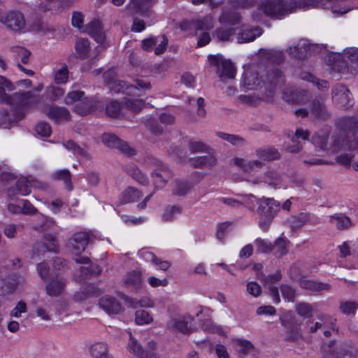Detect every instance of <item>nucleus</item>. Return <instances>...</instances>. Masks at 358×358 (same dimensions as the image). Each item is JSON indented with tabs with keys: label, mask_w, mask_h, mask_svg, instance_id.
Returning <instances> with one entry per match:
<instances>
[{
	"label": "nucleus",
	"mask_w": 358,
	"mask_h": 358,
	"mask_svg": "<svg viewBox=\"0 0 358 358\" xmlns=\"http://www.w3.org/2000/svg\"><path fill=\"white\" fill-rule=\"evenodd\" d=\"M330 9L333 13L345 14L350 9L345 5V0H261L257 4V12L252 14L253 20L259 22L262 16L259 12L271 19H282L298 9L315 7Z\"/></svg>",
	"instance_id": "obj_1"
},
{
	"label": "nucleus",
	"mask_w": 358,
	"mask_h": 358,
	"mask_svg": "<svg viewBox=\"0 0 358 358\" xmlns=\"http://www.w3.org/2000/svg\"><path fill=\"white\" fill-rule=\"evenodd\" d=\"M15 90L14 85L6 77L0 76V101L10 106L15 113V120H22L27 112L41 101L40 95L34 91H20L8 95L6 91Z\"/></svg>",
	"instance_id": "obj_2"
},
{
	"label": "nucleus",
	"mask_w": 358,
	"mask_h": 358,
	"mask_svg": "<svg viewBox=\"0 0 358 358\" xmlns=\"http://www.w3.org/2000/svg\"><path fill=\"white\" fill-rule=\"evenodd\" d=\"M336 125L341 138H335L334 151L343 148L350 150H358V119L354 116H345L338 118Z\"/></svg>",
	"instance_id": "obj_3"
},
{
	"label": "nucleus",
	"mask_w": 358,
	"mask_h": 358,
	"mask_svg": "<svg viewBox=\"0 0 358 358\" xmlns=\"http://www.w3.org/2000/svg\"><path fill=\"white\" fill-rule=\"evenodd\" d=\"M248 198H254L258 205L257 213L259 216V226L264 231H267L273 220L280 210V204L273 198H256L249 194Z\"/></svg>",
	"instance_id": "obj_4"
},
{
	"label": "nucleus",
	"mask_w": 358,
	"mask_h": 358,
	"mask_svg": "<svg viewBox=\"0 0 358 358\" xmlns=\"http://www.w3.org/2000/svg\"><path fill=\"white\" fill-rule=\"evenodd\" d=\"M322 358H358V350L352 343H337L335 340L322 346Z\"/></svg>",
	"instance_id": "obj_5"
},
{
	"label": "nucleus",
	"mask_w": 358,
	"mask_h": 358,
	"mask_svg": "<svg viewBox=\"0 0 358 358\" xmlns=\"http://www.w3.org/2000/svg\"><path fill=\"white\" fill-rule=\"evenodd\" d=\"M145 165L152 169L150 175L155 188L164 187L173 176L169 167L157 158L152 156L147 157L145 159Z\"/></svg>",
	"instance_id": "obj_6"
},
{
	"label": "nucleus",
	"mask_w": 358,
	"mask_h": 358,
	"mask_svg": "<svg viewBox=\"0 0 358 358\" xmlns=\"http://www.w3.org/2000/svg\"><path fill=\"white\" fill-rule=\"evenodd\" d=\"M208 60L211 66L215 68V71L222 81L234 79L236 76V68L234 64L220 55H209Z\"/></svg>",
	"instance_id": "obj_7"
},
{
	"label": "nucleus",
	"mask_w": 358,
	"mask_h": 358,
	"mask_svg": "<svg viewBox=\"0 0 358 358\" xmlns=\"http://www.w3.org/2000/svg\"><path fill=\"white\" fill-rule=\"evenodd\" d=\"M194 317L190 315L171 316L166 323V329L173 333H181L182 334H189L192 332V329L189 326L192 323Z\"/></svg>",
	"instance_id": "obj_8"
},
{
	"label": "nucleus",
	"mask_w": 358,
	"mask_h": 358,
	"mask_svg": "<svg viewBox=\"0 0 358 358\" xmlns=\"http://www.w3.org/2000/svg\"><path fill=\"white\" fill-rule=\"evenodd\" d=\"M285 83V76L278 68H273L268 71L266 80L263 83L265 87L266 94L271 97L278 87H280Z\"/></svg>",
	"instance_id": "obj_9"
},
{
	"label": "nucleus",
	"mask_w": 358,
	"mask_h": 358,
	"mask_svg": "<svg viewBox=\"0 0 358 358\" xmlns=\"http://www.w3.org/2000/svg\"><path fill=\"white\" fill-rule=\"evenodd\" d=\"M332 100L338 107L345 110L353 105L350 90L343 85L338 84L332 89Z\"/></svg>",
	"instance_id": "obj_10"
},
{
	"label": "nucleus",
	"mask_w": 358,
	"mask_h": 358,
	"mask_svg": "<svg viewBox=\"0 0 358 358\" xmlns=\"http://www.w3.org/2000/svg\"><path fill=\"white\" fill-rule=\"evenodd\" d=\"M310 117L314 120L326 121L331 117V113L327 108L324 100L315 98L309 103Z\"/></svg>",
	"instance_id": "obj_11"
},
{
	"label": "nucleus",
	"mask_w": 358,
	"mask_h": 358,
	"mask_svg": "<svg viewBox=\"0 0 358 358\" xmlns=\"http://www.w3.org/2000/svg\"><path fill=\"white\" fill-rule=\"evenodd\" d=\"M67 280L66 278L56 275L52 277L45 285V292L51 297L61 296L65 289Z\"/></svg>",
	"instance_id": "obj_12"
},
{
	"label": "nucleus",
	"mask_w": 358,
	"mask_h": 358,
	"mask_svg": "<svg viewBox=\"0 0 358 358\" xmlns=\"http://www.w3.org/2000/svg\"><path fill=\"white\" fill-rule=\"evenodd\" d=\"M207 155L197 156L189 159L190 166L194 169H211L217 165V159L214 152L209 151Z\"/></svg>",
	"instance_id": "obj_13"
},
{
	"label": "nucleus",
	"mask_w": 358,
	"mask_h": 358,
	"mask_svg": "<svg viewBox=\"0 0 358 358\" xmlns=\"http://www.w3.org/2000/svg\"><path fill=\"white\" fill-rule=\"evenodd\" d=\"M0 20L6 24L8 28L15 31H20L25 27L24 16L19 11H10Z\"/></svg>",
	"instance_id": "obj_14"
},
{
	"label": "nucleus",
	"mask_w": 358,
	"mask_h": 358,
	"mask_svg": "<svg viewBox=\"0 0 358 358\" xmlns=\"http://www.w3.org/2000/svg\"><path fill=\"white\" fill-rule=\"evenodd\" d=\"M91 241V237L89 233L80 231L73 234L69 241V245L76 253L83 252L87 244Z\"/></svg>",
	"instance_id": "obj_15"
},
{
	"label": "nucleus",
	"mask_w": 358,
	"mask_h": 358,
	"mask_svg": "<svg viewBox=\"0 0 358 358\" xmlns=\"http://www.w3.org/2000/svg\"><path fill=\"white\" fill-rule=\"evenodd\" d=\"M85 31L90 35L99 43L105 41V34L100 20L94 19L85 27Z\"/></svg>",
	"instance_id": "obj_16"
},
{
	"label": "nucleus",
	"mask_w": 358,
	"mask_h": 358,
	"mask_svg": "<svg viewBox=\"0 0 358 358\" xmlns=\"http://www.w3.org/2000/svg\"><path fill=\"white\" fill-rule=\"evenodd\" d=\"M241 20L242 16L240 13L234 10L227 9H223L217 19L221 24L229 25L230 27L239 24Z\"/></svg>",
	"instance_id": "obj_17"
},
{
	"label": "nucleus",
	"mask_w": 358,
	"mask_h": 358,
	"mask_svg": "<svg viewBox=\"0 0 358 358\" xmlns=\"http://www.w3.org/2000/svg\"><path fill=\"white\" fill-rule=\"evenodd\" d=\"M99 306L108 314H117L120 312L122 306L120 303L114 297L105 296L99 301Z\"/></svg>",
	"instance_id": "obj_18"
},
{
	"label": "nucleus",
	"mask_w": 358,
	"mask_h": 358,
	"mask_svg": "<svg viewBox=\"0 0 358 358\" xmlns=\"http://www.w3.org/2000/svg\"><path fill=\"white\" fill-rule=\"evenodd\" d=\"M236 33V29L232 27H220L213 34V38L219 42H230Z\"/></svg>",
	"instance_id": "obj_19"
},
{
	"label": "nucleus",
	"mask_w": 358,
	"mask_h": 358,
	"mask_svg": "<svg viewBox=\"0 0 358 358\" xmlns=\"http://www.w3.org/2000/svg\"><path fill=\"white\" fill-rule=\"evenodd\" d=\"M306 96L305 90H299L295 87H286L283 91V99L289 103H300Z\"/></svg>",
	"instance_id": "obj_20"
},
{
	"label": "nucleus",
	"mask_w": 358,
	"mask_h": 358,
	"mask_svg": "<svg viewBox=\"0 0 358 358\" xmlns=\"http://www.w3.org/2000/svg\"><path fill=\"white\" fill-rule=\"evenodd\" d=\"M101 290L92 285H86L74 294V300L78 302L85 301L90 297L98 296Z\"/></svg>",
	"instance_id": "obj_21"
},
{
	"label": "nucleus",
	"mask_w": 358,
	"mask_h": 358,
	"mask_svg": "<svg viewBox=\"0 0 358 358\" xmlns=\"http://www.w3.org/2000/svg\"><path fill=\"white\" fill-rule=\"evenodd\" d=\"M142 196L143 192L133 187H128L120 195L119 202L120 204L136 202Z\"/></svg>",
	"instance_id": "obj_22"
},
{
	"label": "nucleus",
	"mask_w": 358,
	"mask_h": 358,
	"mask_svg": "<svg viewBox=\"0 0 358 358\" xmlns=\"http://www.w3.org/2000/svg\"><path fill=\"white\" fill-rule=\"evenodd\" d=\"M90 354L92 358H113L109 353L108 346L105 342H96L92 344Z\"/></svg>",
	"instance_id": "obj_23"
},
{
	"label": "nucleus",
	"mask_w": 358,
	"mask_h": 358,
	"mask_svg": "<svg viewBox=\"0 0 358 358\" xmlns=\"http://www.w3.org/2000/svg\"><path fill=\"white\" fill-rule=\"evenodd\" d=\"M242 82L243 85L248 90H254L262 87V85L257 73L251 69H247L244 71Z\"/></svg>",
	"instance_id": "obj_24"
},
{
	"label": "nucleus",
	"mask_w": 358,
	"mask_h": 358,
	"mask_svg": "<svg viewBox=\"0 0 358 358\" xmlns=\"http://www.w3.org/2000/svg\"><path fill=\"white\" fill-rule=\"evenodd\" d=\"M124 170L130 177L135 180L137 182L143 185H147L149 184V180L147 176L142 173V171L136 165L134 164L127 165L124 166Z\"/></svg>",
	"instance_id": "obj_25"
},
{
	"label": "nucleus",
	"mask_w": 358,
	"mask_h": 358,
	"mask_svg": "<svg viewBox=\"0 0 358 358\" xmlns=\"http://www.w3.org/2000/svg\"><path fill=\"white\" fill-rule=\"evenodd\" d=\"M47 115L56 122L70 120L69 111L64 107L51 106L48 110Z\"/></svg>",
	"instance_id": "obj_26"
},
{
	"label": "nucleus",
	"mask_w": 358,
	"mask_h": 358,
	"mask_svg": "<svg viewBox=\"0 0 358 358\" xmlns=\"http://www.w3.org/2000/svg\"><path fill=\"white\" fill-rule=\"evenodd\" d=\"M329 222L334 224L338 230L348 229L352 225L351 219L343 213H336L330 216Z\"/></svg>",
	"instance_id": "obj_27"
},
{
	"label": "nucleus",
	"mask_w": 358,
	"mask_h": 358,
	"mask_svg": "<svg viewBox=\"0 0 358 358\" xmlns=\"http://www.w3.org/2000/svg\"><path fill=\"white\" fill-rule=\"evenodd\" d=\"M262 34V29L255 27L253 29H243L238 34V43H248L254 41Z\"/></svg>",
	"instance_id": "obj_28"
},
{
	"label": "nucleus",
	"mask_w": 358,
	"mask_h": 358,
	"mask_svg": "<svg viewBox=\"0 0 358 358\" xmlns=\"http://www.w3.org/2000/svg\"><path fill=\"white\" fill-rule=\"evenodd\" d=\"M234 163L244 172H250L255 168L259 169L264 165L261 160L248 161L239 157L234 158Z\"/></svg>",
	"instance_id": "obj_29"
},
{
	"label": "nucleus",
	"mask_w": 358,
	"mask_h": 358,
	"mask_svg": "<svg viewBox=\"0 0 358 358\" xmlns=\"http://www.w3.org/2000/svg\"><path fill=\"white\" fill-rule=\"evenodd\" d=\"M299 285L301 288L312 292H320L322 290H329L331 286L327 283H322L314 280H308L306 278H301Z\"/></svg>",
	"instance_id": "obj_30"
},
{
	"label": "nucleus",
	"mask_w": 358,
	"mask_h": 358,
	"mask_svg": "<svg viewBox=\"0 0 358 358\" xmlns=\"http://www.w3.org/2000/svg\"><path fill=\"white\" fill-rule=\"evenodd\" d=\"M24 282V280L18 275H12L9 276L4 282L2 289V294L13 293L17 286Z\"/></svg>",
	"instance_id": "obj_31"
},
{
	"label": "nucleus",
	"mask_w": 358,
	"mask_h": 358,
	"mask_svg": "<svg viewBox=\"0 0 358 358\" xmlns=\"http://www.w3.org/2000/svg\"><path fill=\"white\" fill-rule=\"evenodd\" d=\"M257 157L264 161H272L279 159L280 153L273 147L259 148L255 151Z\"/></svg>",
	"instance_id": "obj_32"
},
{
	"label": "nucleus",
	"mask_w": 358,
	"mask_h": 358,
	"mask_svg": "<svg viewBox=\"0 0 358 358\" xmlns=\"http://www.w3.org/2000/svg\"><path fill=\"white\" fill-rule=\"evenodd\" d=\"M311 215L308 213H301L288 219L287 222L292 230L302 227L310 220Z\"/></svg>",
	"instance_id": "obj_33"
},
{
	"label": "nucleus",
	"mask_w": 358,
	"mask_h": 358,
	"mask_svg": "<svg viewBox=\"0 0 358 358\" xmlns=\"http://www.w3.org/2000/svg\"><path fill=\"white\" fill-rule=\"evenodd\" d=\"M142 256L147 262H150L155 266H157V269L166 271L171 266V263L168 261H163L161 259L157 257L153 253L150 252H143Z\"/></svg>",
	"instance_id": "obj_34"
},
{
	"label": "nucleus",
	"mask_w": 358,
	"mask_h": 358,
	"mask_svg": "<svg viewBox=\"0 0 358 358\" xmlns=\"http://www.w3.org/2000/svg\"><path fill=\"white\" fill-rule=\"evenodd\" d=\"M141 273L136 271L128 273L124 280V284L127 287H131L135 289H138L141 287Z\"/></svg>",
	"instance_id": "obj_35"
},
{
	"label": "nucleus",
	"mask_w": 358,
	"mask_h": 358,
	"mask_svg": "<svg viewBox=\"0 0 358 358\" xmlns=\"http://www.w3.org/2000/svg\"><path fill=\"white\" fill-rule=\"evenodd\" d=\"M317 318L320 321L316 322L313 326L310 327V331L311 333H315L317 331V329H321L322 327H331L333 329H334V323L333 322L332 317L324 314H320L318 315Z\"/></svg>",
	"instance_id": "obj_36"
},
{
	"label": "nucleus",
	"mask_w": 358,
	"mask_h": 358,
	"mask_svg": "<svg viewBox=\"0 0 358 358\" xmlns=\"http://www.w3.org/2000/svg\"><path fill=\"white\" fill-rule=\"evenodd\" d=\"M300 77L302 80L313 83L321 91H327L329 89V85L327 80H320L313 74L303 72L301 73Z\"/></svg>",
	"instance_id": "obj_37"
},
{
	"label": "nucleus",
	"mask_w": 358,
	"mask_h": 358,
	"mask_svg": "<svg viewBox=\"0 0 358 358\" xmlns=\"http://www.w3.org/2000/svg\"><path fill=\"white\" fill-rule=\"evenodd\" d=\"M75 48L80 59H86L90 51V43L88 39L80 38L77 41Z\"/></svg>",
	"instance_id": "obj_38"
},
{
	"label": "nucleus",
	"mask_w": 358,
	"mask_h": 358,
	"mask_svg": "<svg viewBox=\"0 0 358 358\" xmlns=\"http://www.w3.org/2000/svg\"><path fill=\"white\" fill-rule=\"evenodd\" d=\"M96 101L92 99H87L83 102L77 103L74 108V110L81 115H86L94 110Z\"/></svg>",
	"instance_id": "obj_39"
},
{
	"label": "nucleus",
	"mask_w": 358,
	"mask_h": 358,
	"mask_svg": "<svg viewBox=\"0 0 358 358\" xmlns=\"http://www.w3.org/2000/svg\"><path fill=\"white\" fill-rule=\"evenodd\" d=\"M145 106V102L142 99H125L122 103V108L131 110L134 113H139Z\"/></svg>",
	"instance_id": "obj_40"
},
{
	"label": "nucleus",
	"mask_w": 358,
	"mask_h": 358,
	"mask_svg": "<svg viewBox=\"0 0 358 358\" xmlns=\"http://www.w3.org/2000/svg\"><path fill=\"white\" fill-rule=\"evenodd\" d=\"M358 309V302L355 301H343L340 302V311L347 315H355Z\"/></svg>",
	"instance_id": "obj_41"
},
{
	"label": "nucleus",
	"mask_w": 358,
	"mask_h": 358,
	"mask_svg": "<svg viewBox=\"0 0 358 358\" xmlns=\"http://www.w3.org/2000/svg\"><path fill=\"white\" fill-rule=\"evenodd\" d=\"M182 208L179 206H168L165 208L162 214V220L164 222H171L175 216L182 213Z\"/></svg>",
	"instance_id": "obj_42"
},
{
	"label": "nucleus",
	"mask_w": 358,
	"mask_h": 358,
	"mask_svg": "<svg viewBox=\"0 0 358 358\" xmlns=\"http://www.w3.org/2000/svg\"><path fill=\"white\" fill-rule=\"evenodd\" d=\"M194 29L197 31L199 30H210L214 27V22L211 17L206 16L203 19L196 20L193 22Z\"/></svg>",
	"instance_id": "obj_43"
},
{
	"label": "nucleus",
	"mask_w": 358,
	"mask_h": 358,
	"mask_svg": "<svg viewBox=\"0 0 358 358\" xmlns=\"http://www.w3.org/2000/svg\"><path fill=\"white\" fill-rule=\"evenodd\" d=\"M234 341L239 347L238 352L243 355H247L255 350L254 345L248 340L236 338Z\"/></svg>",
	"instance_id": "obj_44"
},
{
	"label": "nucleus",
	"mask_w": 358,
	"mask_h": 358,
	"mask_svg": "<svg viewBox=\"0 0 358 358\" xmlns=\"http://www.w3.org/2000/svg\"><path fill=\"white\" fill-rule=\"evenodd\" d=\"M188 148L191 153H209V151H210V147L206 145L202 141H189L188 143Z\"/></svg>",
	"instance_id": "obj_45"
},
{
	"label": "nucleus",
	"mask_w": 358,
	"mask_h": 358,
	"mask_svg": "<svg viewBox=\"0 0 358 358\" xmlns=\"http://www.w3.org/2000/svg\"><path fill=\"white\" fill-rule=\"evenodd\" d=\"M10 50L15 54L16 59H20L22 64H26L29 62L31 52L27 49L23 47L16 46L12 47Z\"/></svg>",
	"instance_id": "obj_46"
},
{
	"label": "nucleus",
	"mask_w": 358,
	"mask_h": 358,
	"mask_svg": "<svg viewBox=\"0 0 358 358\" xmlns=\"http://www.w3.org/2000/svg\"><path fill=\"white\" fill-rule=\"evenodd\" d=\"M130 339L128 344L129 350L131 352H132L134 355L143 358L146 352L143 350L142 346L138 343L137 340L131 336V334L130 333Z\"/></svg>",
	"instance_id": "obj_47"
},
{
	"label": "nucleus",
	"mask_w": 358,
	"mask_h": 358,
	"mask_svg": "<svg viewBox=\"0 0 358 358\" xmlns=\"http://www.w3.org/2000/svg\"><path fill=\"white\" fill-rule=\"evenodd\" d=\"M17 191L22 195H27L31 192L29 177H22L16 182Z\"/></svg>",
	"instance_id": "obj_48"
},
{
	"label": "nucleus",
	"mask_w": 358,
	"mask_h": 358,
	"mask_svg": "<svg viewBox=\"0 0 358 358\" xmlns=\"http://www.w3.org/2000/svg\"><path fill=\"white\" fill-rule=\"evenodd\" d=\"M255 244L257 248V252L259 253H268L273 250V244L268 240L258 238L255 239Z\"/></svg>",
	"instance_id": "obj_49"
},
{
	"label": "nucleus",
	"mask_w": 358,
	"mask_h": 358,
	"mask_svg": "<svg viewBox=\"0 0 358 358\" xmlns=\"http://www.w3.org/2000/svg\"><path fill=\"white\" fill-rule=\"evenodd\" d=\"M228 3L233 10L248 9L255 6V0H228Z\"/></svg>",
	"instance_id": "obj_50"
},
{
	"label": "nucleus",
	"mask_w": 358,
	"mask_h": 358,
	"mask_svg": "<svg viewBox=\"0 0 358 358\" xmlns=\"http://www.w3.org/2000/svg\"><path fill=\"white\" fill-rule=\"evenodd\" d=\"M192 188V186L187 182L176 180L175 181V186L173 188V193L177 196H184Z\"/></svg>",
	"instance_id": "obj_51"
},
{
	"label": "nucleus",
	"mask_w": 358,
	"mask_h": 358,
	"mask_svg": "<svg viewBox=\"0 0 358 358\" xmlns=\"http://www.w3.org/2000/svg\"><path fill=\"white\" fill-rule=\"evenodd\" d=\"M120 140V138L113 134L105 133L102 135L103 144L110 148L117 149Z\"/></svg>",
	"instance_id": "obj_52"
},
{
	"label": "nucleus",
	"mask_w": 358,
	"mask_h": 358,
	"mask_svg": "<svg viewBox=\"0 0 358 358\" xmlns=\"http://www.w3.org/2000/svg\"><path fill=\"white\" fill-rule=\"evenodd\" d=\"M53 177L56 180H63L69 190L72 189L73 186L71 181V173L69 170L64 169L58 171L54 173Z\"/></svg>",
	"instance_id": "obj_53"
},
{
	"label": "nucleus",
	"mask_w": 358,
	"mask_h": 358,
	"mask_svg": "<svg viewBox=\"0 0 358 358\" xmlns=\"http://www.w3.org/2000/svg\"><path fill=\"white\" fill-rule=\"evenodd\" d=\"M122 109V103L120 105L119 102L113 101L106 106V112L111 117H117Z\"/></svg>",
	"instance_id": "obj_54"
},
{
	"label": "nucleus",
	"mask_w": 358,
	"mask_h": 358,
	"mask_svg": "<svg viewBox=\"0 0 358 358\" xmlns=\"http://www.w3.org/2000/svg\"><path fill=\"white\" fill-rule=\"evenodd\" d=\"M287 243L288 241L282 237H279L275 241L273 245V250H275V253L278 254L279 256L285 255L287 253Z\"/></svg>",
	"instance_id": "obj_55"
},
{
	"label": "nucleus",
	"mask_w": 358,
	"mask_h": 358,
	"mask_svg": "<svg viewBox=\"0 0 358 358\" xmlns=\"http://www.w3.org/2000/svg\"><path fill=\"white\" fill-rule=\"evenodd\" d=\"M263 179L264 182L268 183L272 187H277L281 182L280 176L276 172L272 171H267Z\"/></svg>",
	"instance_id": "obj_56"
},
{
	"label": "nucleus",
	"mask_w": 358,
	"mask_h": 358,
	"mask_svg": "<svg viewBox=\"0 0 358 358\" xmlns=\"http://www.w3.org/2000/svg\"><path fill=\"white\" fill-rule=\"evenodd\" d=\"M38 220L41 222V224H38L36 226V229L37 230L47 231L51 229L52 227L55 226L54 221L46 217L43 215L40 214L38 216Z\"/></svg>",
	"instance_id": "obj_57"
},
{
	"label": "nucleus",
	"mask_w": 358,
	"mask_h": 358,
	"mask_svg": "<svg viewBox=\"0 0 358 358\" xmlns=\"http://www.w3.org/2000/svg\"><path fill=\"white\" fill-rule=\"evenodd\" d=\"M342 57L358 66V48H348L344 50Z\"/></svg>",
	"instance_id": "obj_58"
},
{
	"label": "nucleus",
	"mask_w": 358,
	"mask_h": 358,
	"mask_svg": "<svg viewBox=\"0 0 358 358\" xmlns=\"http://www.w3.org/2000/svg\"><path fill=\"white\" fill-rule=\"evenodd\" d=\"M136 322L138 324H149L152 321V317L150 315L149 313L144 310H138L135 314Z\"/></svg>",
	"instance_id": "obj_59"
},
{
	"label": "nucleus",
	"mask_w": 358,
	"mask_h": 358,
	"mask_svg": "<svg viewBox=\"0 0 358 358\" xmlns=\"http://www.w3.org/2000/svg\"><path fill=\"white\" fill-rule=\"evenodd\" d=\"M46 94L48 99L55 101L64 95V91L59 87L52 85L48 87Z\"/></svg>",
	"instance_id": "obj_60"
},
{
	"label": "nucleus",
	"mask_w": 358,
	"mask_h": 358,
	"mask_svg": "<svg viewBox=\"0 0 358 358\" xmlns=\"http://www.w3.org/2000/svg\"><path fill=\"white\" fill-rule=\"evenodd\" d=\"M201 328L209 333H217L218 334L223 336L224 331L220 327L215 325L211 320H207L203 322L201 324Z\"/></svg>",
	"instance_id": "obj_61"
},
{
	"label": "nucleus",
	"mask_w": 358,
	"mask_h": 358,
	"mask_svg": "<svg viewBox=\"0 0 358 358\" xmlns=\"http://www.w3.org/2000/svg\"><path fill=\"white\" fill-rule=\"evenodd\" d=\"M44 241V245H41L43 248H45L48 251H57V241L55 238L52 235L50 234H45Z\"/></svg>",
	"instance_id": "obj_62"
},
{
	"label": "nucleus",
	"mask_w": 358,
	"mask_h": 358,
	"mask_svg": "<svg viewBox=\"0 0 358 358\" xmlns=\"http://www.w3.org/2000/svg\"><path fill=\"white\" fill-rule=\"evenodd\" d=\"M313 143L320 148V150H324L327 148V136H321L318 134H315L312 137Z\"/></svg>",
	"instance_id": "obj_63"
},
{
	"label": "nucleus",
	"mask_w": 358,
	"mask_h": 358,
	"mask_svg": "<svg viewBox=\"0 0 358 358\" xmlns=\"http://www.w3.org/2000/svg\"><path fill=\"white\" fill-rule=\"evenodd\" d=\"M117 150L128 157H132L136 154V150L134 148L129 146L126 141H124L122 139L120 140V143L118 144Z\"/></svg>",
	"instance_id": "obj_64"
}]
</instances>
